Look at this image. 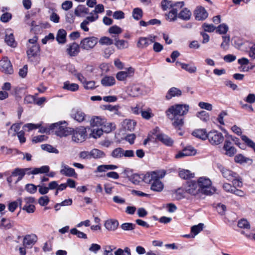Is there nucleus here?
Returning <instances> with one entry per match:
<instances>
[{
	"label": "nucleus",
	"mask_w": 255,
	"mask_h": 255,
	"mask_svg": "<svg viewBox=\"0 0 255 255\" xmlns=\"http://www.w3.org/2000/svg\"><path fill=\"white\" fill-rule=\"evenodd\" d=\"M72 6L73 3L71 1L66 0L62 3L61 7L65 10H68L72 7Z\"/></svg>",
	"instance_id": "nucleus-61"
},
{
	"label": "nucleus",
	"mask_w": 255,
	"mask_h": 255,
	"mask_svg": "<svg viewBox=\"0 0 255 255\" xmlns=\"http://www.w3.org/2000/svg\"><path fill=\"white\" fill-rule=\"evenodd\" d=\"M238 226L240 228H244L247 229L250 228V224L249 222L247 220L244 219H241L238 222Z\"/></svg>",
	"instance_id": "nucleus-55"
},
{
	"label": "nucleus",
	"mask_w": 255,
	"mask_h": 255,
	"mask_svg": "<svg viewBox=\"0 0 255 255\" xmlns=\"http://www.w3.org/2000/svg\"><path fill=\"white\" fill-rule=\"evenodd\" d=\"M30 170L31 168H30L24 169L16 168L12 172L11 176H18V179L16 181V182H17L21 180L24 175L25 174H27V173L29 172L28 171Z\"/></svg>",
	"instance_id": "nucleus-21"
},
{
	"label": "nucleus",
	"mask_w": 255,
	"mask_h": 255,
	"mask_svg": "<svg viewBox=\"0 0 255 255\" xmlns=\"http://www.w3.org/2000/svg\"><path fill=\"white\" fill-rule=\"evenodd\" d=\"M20 128V126L18 124H13L10 129L8 130V134L9 135L14 136L16 134H17V132H18V130H19Z\"/></svg>",
	"instance_id": "nucleus-41"
},
{
	"label": "nucleus",
	"mask_w": 255,
	"mask_h": 255,
	"mask_svg": "<svg viewBox=\"0 0 255 255\" xmlns=\"http://www.w3.org/2000/svg\"><path fill=\"white\" fill-rule=\"evenodd\" d=\"M85 114L80 110L74 111L71 114V117L78 122H82L85 119Z\"/></svg>",
	"instance_id": "nucleus-31"
},
{
	"label": "nucleus",
	"mask_w": 255,
	"mask_h": 255,
	"mask_svg": "<svg viewBox=\"0 0 255 255\" xmlns=\"http://www.w3.org/2000/svg\"><path fill=\"white\" fill-rule=\"evenodd\" d=\"M50 168L47 165L42 166L39 168H34L33 170L27 173V174H37L46 173L49 171Z\"/></svg>",
	"instance_id": "nucleus-28"
},
{
	"label": "nucleus",
	"mask_w": 255,
	"mask_h": 255,
	"mask_svg": "<svg viewBox=\"0 0 255 255\" xmlns=\"http://www.w3.org/2000/svg\"><path fill=\"white\" fill-rule=\"evenodd\" d=\"M115 126L112 123H108L107 122V120H106V123L104 124L101 128L104 132L106 133H109L111 132L113 129H115Z\"/></svg>",
	"instance_id": "nucleus-40"
},
{
	"label": "nucleus",
	"mask_w": 255,
	"mask_h": 255,
	"mask_svg": "<svg viewBox=\"0 0 255 255\" xmlns=\"http://www.w3.org/2000/svg\"><path fill=\"white\" fill-rule=\"evenodd\" d=\"M70 233L72 235H76L79 238L87 239V235L84 233L80 232L76 228L72 229Z\"/></svg>",
	"instance_id": "nucleus-54"
},
{
	"label": "nucleus",
	"mask_w": 255,
	"mask_h": 255,
	"mask_svg": "<svg viewBox=\"0 0 255 255\" xmlns=\"http://www.w3.org/2000/svg\"><path fill=\"white\" fill-rule=\"evenodd\" d=\"M220 169L224 177L229 180H232V179H235V178L239 177V175L237 173L224 167L221 166Z\"/></svg>",
	"instance_id": "nucleus-16"
},
{
	"label": "nucleus",
	"mask_w": 255,
	"mask_h": 255,
	"mask_svg": "<svg viewBox=\"0 0 255 255\" xmlns=\"http://www.w3.org/2000/svg\"><path fill=\"white\" fill-rule=\"evenodd\" d=\"M135 225L132 223H126L121 225V228L124 231H131L135 228Z\"/></svg>",
	"instance_id": "nucleus-57"
},
{
	"label": "nucleus",
	"mask_w": 255,
	"mask_h": 255,
	"mask_svg": "<svg viewBox=\"0 0 255 255\" xmlns=\"http://www.w3.org/2000/svg\"><path fill=\"white\" fill-rule=\"evenodd\" d=\"M191 15V11L187 8L183 7L180 10V12L178 13V18L184 20H189Z\"/></svg>",
	"instance_id": "nucleus-22"
},
{
	"label": "nucleus",
	"mask_w": 255,
	"mask_h": 255,
	"mask_svg": "<svg viewBox=\"0 0 255 255\" xmlns=\"http://www.w3.org/2000/svg\"><path fill=\"white\" fill-rule=\"evenodd\" d=\"M165 173L160 172H152L150 173L146 174L143 178V181L146 183L151 184L150 189L155 192H161L163 189L164 185L160 181Z\"/></svg>",
	"instance_id": "nucleus-1"
},
{
	"label": "nucleus",
	"mask_w": 255,
	"mask_h": 255,
	"mask_svg": "<svg viewBox=\"0 0 255 255\" xmlns=\"http://www.w3.org/2000/svg\"><path fill=\"white\" fill-rule=\"evenodd\" d=\"M210 142L213 145H218L224 140L222 133L217 130L211 131L208 134V137Z\"/></svg>",
	"instance_id": "nucleus-9"
},
{
	"label": "nucleus",
	"mask_w": 255,
	"mask_h": 255,
	"mask_svg": "<svg viewBox=\"0 0 255 255\" xmlns=\"http://www.w3.org/2000/svg\"><path fill=\"white\" fill-rule=\"evenodd\" d=\"M0 70L7 74H11L13 73L12 65L7 57H3L0 61Z\"/></svg>",
	"instance_id": "nucleus-10"
},
{
	"label": "nucleus",
	"mask_w": 255,
	"mask_h": 255,
	"mask_svg": "<svg viewBox=\"0 0 255 255\" xmlns=\"http://www.w3.org/2000/svg\"><path fill=\"white\" fill-rule=\"evenodd\" d=\"M194 15L196 20H203L208 17V14L204 7L199 6L195 10Z\"/></svg>",
	"instance_id": "nucleus-13"
},
{
	"label": "nucleus",
	"mask_w": 255,
	"mask_h": 255,
	"mask_svg": "<svg viewBox=\"0 0 255 255\" xmlns=\"http://www.w3.org/2000/svg\"><path fill=\"white\" fill-rule=\"evenodd\" d=\"M106 123V119L102 117H94L90 120V125L92 127H101Z\"/></svg>",
	"instance_id": "nucleus-24"
},
{
	"label": "nucleus",
	"mask_w": 255,
	"mask_h": 255,
	"mask_svg": "<svg viewBox=\"0 0 255 255\" xmlns=\"http://www.w3.org/2000/svg\"><path fill=\"white\" fill-rule=\"evenodd\" d=\"M47 136L44 135H41L34 136L32 138V141L34 143L40 142L46 140Z\"/></svg>",
	"instance_id": "nucleus-62"
},
{
	"label": "nucleus",
	"mask_w": 255,
	"mask_h": 255,
	"mask_svg": "<svg viewBox=\"0 0 255 255\" xmlns=\"http://www.w3.org/2000/svg\"><path fill=\"white\" fill-rule=\"evenodd\" d=\"M132 16L136 20L140 19L142 16V10L139 8H135L132 11Z\"/></svg>",
	"instance_id": "nucleus-52"
},
{
	"label": "nucleus",
	"mask_w": 255,
	"mask_h": 255,
	"mask_svg": "<svg viewBox=\"0 0 255 255\" xmlns=\"http://www.w3.org/2000/svg\"><path fill=\"white\" fill-rule=\"evenodd\" d=\"M98 42V38L94 37H88L83 39L80 43V47L85 50H90L93 49Z\"/></svg>",
	"instance_id": "nucleus-7"
},
{
	"label": "nucleus",
	"mask_w": 255,
	"mask_h": 255,
	"mask_svg": "<svg viewBox=\"0 0 255 255\" xmlns=\"http://www.w3.org/2000/svg\"><path fill=\"white\" fill-rule=\"evenodd\" d=\"M182 92L180 90L175 87H172L168 91V93L166 96V98L167 100H169L172 97L180 96Z\"/></svg>",
	"instance_id": "nucleus-30"
},
{
	"label": "nucleus",
	"mask_w": 255,
	"mask_h": 255,
	"mask_svg": "<svg viewBox=\"0 0 255 255\" xmlns=\"http://www.w3.org/2000/svg\"><path fill=\"white\" fill-rule=\"evenodd\" d=\"M134 70L132 67H129L125 71H120L116 75L117 79L119 81H124L127 78L130 77L133 75Z\"/></svg>",
	"instance_id": "nucleus-18"
},
{
	"label": "nucleus",
	"mask_w": 255,
	"mask_h": 255,
	"mask_svg": "<svg viewBox=\"0 0 255 255\" xmlns=\"http://www.w3.org/2000/svg\"><path fill=\"white\" fill-rule=\"evenodd\" d=\"M140 113L142 117L146 120H149L154 116L152 110L150 108H148L145 110H141Z\"/></svg>",
	"instance_id": "nucleus-44"
},
{
	"label": "nucleus",
	"mask_w": 255,
	"mask_h": 255,
	"mask_svg": "<svg viewBox=\"0 0 255 255\" xmlns=\"http://www.w3.org/2000/svg\"><path fill=\"white\" fill-rule=\"evenodd\" d=\"M156 138L167 146H171L173 143V140L164 134H158L156 135Z\"/></svg>",
	"instance_id": "nucleus-27"
},
{
	"label": "nucleus",
	"mask_w": 255,
	"mask_h": 255,
	"mask_svg": "<svg viewBox=\"0 0 255 255\" xmlns=\"http://www.w3.org/2000/svg\"><path fill=\"white\" fill-rule=\"evenodd\" d=\"M91 158L95 159H99L103 158L105 156V153L102 150L97 148L93 149L90 151Z\"/></svg>",
	"instance_id": "nucleus-38"
},
{
	"label": "nucleus",
	"mask_w": 255,
	"mask_h": 255,
	"mask_svg": "<svg viewBox=\"0 0 255 255\" xmlns=\"http://www.w3.org/2000/svg\"><path fill=\"white\" fill-rule=\"evenodd\" d=\"M115 255H131L130 250L128 247H126L124 250L118 249L115 252Z\"/></svg>",
	"instance_id": "nucleus-50"
},
{
	"label": "nucleus",
	"mask_w": 255,
	"mask_h": 255,
	"mask_svg": "<svg viewBox=\"0 0 255 255\" xmlns=\"http://www.w3.org/2000/svg\"><path fill=\"white\" fill-rule=\"evenodd\" d=\"M72 134L73 141L76 143L82 142L85 140L87 136L86 128L81 127L76 128L75 130L72 129Z\"/></svg>",
	"instance_id": "nucleus-5"
},
{
	"label": "nucleus",
	"mask_w": 255,
	"mask_h": 255,
	"mask_svg": "<svg viewBox=\"0 0 255 255\" xmlns=\"http://www.w3.org/2000/svg\"><path fill=\"white\" fill-rule=\"evenodd\" d=\"M128 93L130 96L135 97L141 94V90L138 86L133 85L128 89Z\"/></svg>",
	"instance_id": "nucleus-29"
},
{
	"label": "nucleus",
	"mask_w": 255,
	"mask_h": 255,
	"mask_svg": "<svg viewBox=\"0 0 255 255\" xmlns=\"http://www.w3.org/2000/svg\"><path fill=\"white\" fill-rule=\"evenodd\" d=\"M41 148L43 150H46L50 153H54L56 154H58L59 153V151L57 149L55 148L50 144H42L41 145Z\"/></svg>",
	"instance_id": "nucleus-45"
},
{
	"label": "nucleus",
	"mask_w": 255,
	"mask_h": 255,
	"mask_svg": "<svg viewBox=\"0 0 255 255\" xmlns=\"http://www.w3.org/2000/svg\"><path fill=\"white\" fill-rule=\"evenodd\" d=\"M200 188L201 192L206 195H210L215 192V189L211 187L212 182L210 179L201 177L197 183Z\"/></svg>",
	"instance_id": "nucleus-4"
},
{
	"label": "nucleus",
	"mask_w": 255,
	"mask_h": 255,
	"mask_svg": "<svg viewBox=\"0 0 255 255\" xmlns=\"http://www.w3.org/2000/svg\"><path fill=\"white\" fill-rule=\"evenodd\" d=\"M60 125L61 124L54 123L51 126V128H56L55 133L57 136L63 137L72 134V129L71 128Z\"/></svg>",
	"instance_id": "nucleus-8"
},
{
	"label": "nucleus",
	"mask_w": 255,
	"mask_h": 255,
	"mask_svg": "<svg viewBox=\"0 0 255 255\" xmlns=\"http://www.w3.org/2000/svg\"><path fill=\"white\" fill-rule=\"evenodd\" d=\"M102 45H111L113 44V40L107 36L102 37L99 41Z\"/></svg>",
	"instance_id": "nucleus-47"
},
{
	"label": "nucleus",
	"mask_w": 255,
	"mask_h": 255,
	"mask_svg": "<svg viewBox=\"0 0 255 255\" xmlns=\"http://www.w3.org/2000/svg\"><path fill=\"white\" fill-rule=\"evenodd\" d=\"M174 4L171 1L168 0H163L161 2V6L163 10H167L170 8L172 9Z\"/></svg>",
	"instance_id": "nucleus-48"
},
{
	"label": "nucleus",
	"mask_w": 255,
	"mask_h": 255,
	"mask_svg": "<svg viewBox=\"0 0 255 255\" xmlns=\"http://www.w3.org/2000/svg\"><path fill=\"white\" fill-rule=\"evenodd\" d=\"M49 202V199L48 196H44L39 198L38 200L39 204L42 206L47 205Z\"/></svg>",
	"instance_id": "nucleus-63"
},
{
	"label": "nucleus",
	"mask_w": 255,
	"mask_h": 255,
	"mask_svg": "<svg viewBox=\"0 0 255 255\" xmlns=\"http://www.w3.org/2000/svg\"><path fill=\"white\" fill-rule=\"evenodd\" d=\"M62 88L64 90L75 92L78 90L79 86L77 84L71 83L69 81H67L63 83Z\"/></svg>",
	"instance_id": "nucleus-33"
},
{
	"label": "nucleus",
	"mask_w": 255,
	"mask_h": 255,
	"mask_svg": "<svg viewBox=\"0 0 255 255\" xmlns=\"http://www.w3.org/2000/svg\"><path fill=\"white\" fill-rule=\"evenodd\" d=\"M28 67L27 65H25L22 68H20L19 70L18 74L19 76L23 78L26 77L27 74Z\"/></svg>",
	"instance_id": "nucleus-64"
},
{
	"label": "nucleus",
	"mask_w": 255,
	"mask_h": 255,
	"mask_svg": "<svg viewBox=\"0 0 255 255\" xmlns=\"http://www.w3.org/2000/svg\"><path fill=\"white\" fill-rule=\"evenodd\" d=\"M189 109V106L187 104H175L169 107L166 112L168 118L174 120L177 117H181L186 115Z\"/></svg>",
	"instance_id": "nucleus-2"
},
{
	"label": "nucleus",
	"mask_w": 255,
	"mask_h": 255,
	"mask_svg": "<svg viewBox=\"0 0 255 255\" xmlns=\"http://www.w3.org/2000/svg\"><path fill=\"white\" fill-rule=\"evenodd\" d=\"M104 226L109 231H115L119 226V222L115 219H109L105 221Z\"/></svg>",
	"instance_id": "nucleus-20"
},
{
	"label": "nucleus",
	"mask_w": 255,
	"mask_h": 255,
	"mask_svg": "<svg viewBox=\"0 0 255 255\" xmlns=\"http://www.w3.org/2000/svg\"><path fill=\"white\" fill-rule=\"evenodd\" d=\"M104 11V6L102 4H98L96 6L95 9L90 12V15L86 17L81 23L80 27L84 31H88L89 28L87 25L89 22H92L96 21L99 18L98 13H102Z\"/></svg>",
	"instance_id": "nucleus-3"
},
{
	"label": "nucleus",
	"mask_w": 255,
	"mask_h": 255,
	"mask_svg": "<svg viewBox=\"0 0 255 255\" xmlns=\"http://www.w3.org/2000/svg\"><path fill=\"white\" fill-rule=\"evenodd\" d=\"M89 12L88 8L83 5H79L74 10L75 15L78 17L84 16Z\"/></svg>",
	"instance_id": "nucleus-25"
},
{
	"label": "nucleus",
	"mask_w": 255,
	"mask_h": 255,
	"mask_svg": "<svg viewBox=\"0 0 255 255\" xmlns=\"http://www.w3.org/2000/svg\"><path fill=\"white\" fill-rule=\"evenodd\" d=\"M186 156L195 155L196 154V149L190 146L185 147L183 149Z\"/></svg>",
	"instance_id": "nucleus-51"
},
{
	"label": "nucleus",
	"mask_w": 255,
	"mask_h": 255,
	"mask_svg": "<svg viewBox=\"0 0 255 255\" xmlns=\"http://www.w3.org/2000/svg\"><path fill=\"white\" fill-rule=\"evenodd\" d=\"M37 240L38 238L35 234H28L23 237V245L24 246H32L37 242Z\"/></svg>",
	"instance_id": "nucleus-15"
},
{
	"label": "nucleus",
	"mask_w": 255,
	"mask_h": 255,
	"mask_svg": "<svg viewBox=\"0 0 255 255\" xmlns=\"http://www.w3.org/2000/svg\"><path fill=\"white\" fill-rule=\"evenodd\" d=\"M18 203L21 204V200L19 199L17 200V201H14L9 204L8 205V210L9 211L13 212L17 207Z\"/></svg>",
	"instance_id": "nucleus-58"
},
{
	"label": "nucleus",
	"mask_w": 255,
	"mask_h": 255,
	"mask_svg": "<svg viewBox=\"0 0 255 255\" xmlns=\"http://www.w3.org/2000/svg\"><path fill=\"white\" fill-rule=\"evenodd\" d=\"M108 31L110 34H120L122 32L123 30L120 27L114 25L110 27Z\"/></svg>",
	"instance_id": "nucleus-56"
},
{
	"label": "nucleus",
	"mask_w": 255,
	"mask_h": 255,
	"mask_svg": "<svg viewBox=\"0 0 255 255\" xmlns=\"http://www.w3.org/2000/svg\"><path fill=\"white\" fill-rule=\"evenodd\" d=\"M181 67L190 74L195 73L197 71V67L194 64L183 63L181 64Z\"/></svg>",
	"instance_id": "nucleus-39"
},
{
	"label": "nucleus",
	"mask_w": 255,
	"mask_h": 255,
	"mask_svg": "<svg viewBox=\"0 0 255 255\" xmlns=\"http://www.w3.org/2000/svg\"><path fill=\"white\" fill-rule=\"evenodd\" d=\"M5 41L7 45L11 47H14L16 46V42H15L14 36L12 33L9 35L6 34L5 35Z\"/></svg>",
	"instance_id": "nucleus-46"
},
{
	"label": "nucleus",
	"mask_w": 255,
	"mask_h": 255,
	"mask_svg": "<svg viewBox=\"0 0 255 255\" xmlns=\"http://www.w3.org/2000/svg\"><path fill=\"white\" fill-rule=\"evenodd\" d=\"M115 83V79L113 76H105L101 80V83L104 86H112Z\"/></svg>",
	"instance_id": "nucleus-34"
},
{
	"label": "nucleus",
	"mask_w": 255,
	"mask_h": 255,
	"mask_svg": "<svg viewBox=\"0 0 255 255\" xmlns=\"http://www.w3.org/2000/svg\"><path fill=\"white\" fill-rule=\"evenodd\" d=\"M40 47L38 45L34 44L28 46L27 55L29 59L35 57L39 55Z\"/></svg>",
	"instance_id": "nucleus-19"
},
{
	"label": "nucleus",
	"mask_w": 255,
	"mask_h": 255,
	"mask_svg": "<svg viewBox=\"0 0 255 255\" xmlns=\"http://www.w3.org/2000/svg\"><path fill=\"white\" fill-rule=\"evenodd\" d=\"M228 29L229 28L227 25L222 24L218 26L217 31L220 34H225L228 31Z\"/></svg>",
	"instance_id": "nucleus-59"
},
{
	"label": "nucleus",
	"mask_w": 255,
	"mask_h": 255,
	"mask_svg": "<svg viewBox=\"0 0 255 255\" xmlns=\"http://www.w3.org/2000/svg\"><path fill=\"white\" fill-rule=\"evenodd\" d=\"M194 173L189 170L182 169L179 171V176L183 179H189L194 177Z\"/></svg>",
	"instance_id": "nucleus-32"
},
{
	"label": "nucleus",
	"mask_w": 255,
	"mask_h": 255,
	"mask_svg": "<svg viewBox=\"0 0 255 255\" xmlns=\"http://www.w3.org/2000/svg\"><path fill=\"white\" fill-rule=\"evenodd\" d=\"M185 190L192 195H195L201 191L200 188L199 187L197 183L193 181L187 182Z\"/></svg>",
	"instance_id": "nucleus-11"
},
{
	"label": "nucleus",
	"mask_w": 255,
	"mask_h": 255,
	"mask_svg": "<svg viewBox=\"0 0 255 255\" xmlns=\"http://www.w3.org/2000/svg\"><path fill=\"white\" fill-rule=\"evenodd\" d=\"M197 116L203 121H207L209 119V115L205 111L198 113Z\"/></svg>",
	"instance_id": "nucleus-60"
},
{
	"label": "nucleus",
	"mask_w": 255,
	"mask_h": 255,
	"mask_svg": "<svg viewBox=\"0 0 255 255\" xmlns=\"http://www.w3.org/2000/svg\"><path fill=\"white\" fill-rule=\"evenodd\" d=\"M80 45L75 42L67 45L66 52L71 57L76 56L80 52Z\"/></svg>",
	"instance_id": "nucleus-12"
},
{
	"label": "nucleus",
	"mask_w": 255,
	"mask_h": 255,
	"mask_svg": "<svg viewBox=\"0 0 255 255\" xmlns=\"http://www.w3.org/2000/svg\"><path fill=\"white\" fill-rule=\"evenodd\" d=\"M234 160L237 163H247L248 161L249 160V158L245 157L241 154H239L235 156L234 157Z\"/></svg>",
	"instance_id": "nucleus-53"
},
{
	"label": "nucleus",
	"mask_w": 255,
	"mask_h": 255,
	"mask_svg": "<svg viewBox=\"0 0 255 255\" xmlns=\"http://www.w3.org/2000/svg\"><path fill=\"white\" fill-rule=\"evenodd\" d=\"M103 130L101 128H95L91 131L90 136L94 138H97L100 137L103 134Z\"/></svg>",
	"instance_id": "nucleus-49"
},
{
	"label": "nucleus",
	"mask_w": 255,
	"mask_h": 255,
	"mask_svg": "<svg viewBox=\"0 0 255 255\" xmlns=\"http://www.w3.org/2000/svg\"><path fill=\"white\" fill-rule=\"evenodd\" d=\"M115 45L116 47L120 50L127 48L128 47V42L123 39H117L115 38Z\"/></svg>",
	"instance_id": "nucleus-35"
},
{
	"label": "nucleus",
	"mask_w": 255,
	"mask_h": 255,
	"mask_svg": "<svg viewBox=\"0 0 255 255\" xmlns=\"http://www.w3.org/2000/svg\"><path fill=\"white\" fill-rule=\"evenodd\" d=\"M136 122L129 119H126L122 123V127L125 130L131 131L134 130Z\"/></svg>",
	"instance_id": "nucleus-23"
},
{
	"label": "nucleus",
	"mask_w": 255,
	"mask_h": 255,
	"mask_svg": "<svg viewBox=\"0 0 255 255\" xmlns=\"http://www.w3.org/2000/svg\"><path fill=\"white\" fill-rule=\"evenodd\" d=\"M61 169L60 170L61 174L67 177H75L77 174L74 169L69 167L64 163H61Z\"/></svg>",
	"instance_id": "nucleus-14"
},
{
	"label": "nucleus",
	"mask_w": 255,
	"mask_h": 255,
	"mask_svg": "<svg viewBox=\"0 0 255 255\" xmlns=\"http://www.w3.org/2000/svg\"><path fill=\"white\" fill-rule=\"evenodd\" d=\"M204 224L200 223L197 225H194L191 227V233L194 234V236L192 237H195L197 234H198L203 229Z\"/></svg>",
	"instance_id": "nucleus-43"
},
{
	"label": "nucleus",
	"mask_w": 255,
	"mask_h": 255,
	"mask_svg": "<svg viewBox=\"0 0 255 255\" xmlns=\"http://www.w3.org/2000/svg\"><path fill=\"white\" fill-rule=\"evenodd\" d=\"M149 45V40L147 37H141L137 42V47L140 49L145 48Z\"/></svg>",
	"instance_id": "nucleus-36"
},
{
	"label": "nucleus",
	"mask_w": 255,
	"mask_h": 255,
	"mask_svg": "<svg viewBox=\"0 0 255 255\" xmlns=\"http://www.w3.org/2000/svg\"><path fill=\"white\" fill-rule=\"evenodd\" d=\"M185 5L184 1L177 2L174 3L173 8L171 9L168 13L165 15L166 19L169 21H175L177 20L178 16V12Z\"/></svg>",
	"instance_id": "nucleus-6"
},
{
	"label": "nucleus",
	"mask_w": 255,
	"mask_h": 255,
	"mask_svg": "<svg viewBox=\"0 0 255 255\" xmlns=\"http://www.w3.org/2000/svg\"><path fill=\"white\" fill-rule=\"evenodd\" d=\"M123 149L118 147L113 150L111 155L114 158H120L123 156Z\"/></svg>",
	"instance_id": "nucleus-42"
},
{
	"label": "nucleus",
	"mask_w": 255,
	"mask_h": 255,
	"mask_svg": "<svg viewBox=\"0 0 255 255\" xmlns=\"http://www.w3.org/2000/svg\"><path fill=\"white\" fill-rule=\"evenodd\" d=\"M66 32L64 29H60L58 30L56 40L59 43H64L66 42Z\"/></svg>",
	"instance_id": "nucleus-37"
},
{
	"label": "nucleus",
	"mask_w": 255,
	"mask_h": 255,
	"mask_svg": "<svg viewBox=\"0 0 255 255\" xmlns=\"http://www.w3.org/2000/svg\"><path fill=\"white\" fill-rule=\"evenodd\" d=\"M208 134L205 129H196L192 132L193 136L202 140H205L207 138Z\"/></svg>",
	"instance_id": "nucleus-26"
},
{
	"label": "nucleus",
	"mask_w": 255,
	"mask_h": 255,
	"mask_svg": "<svg viewBox=\"0 0 255 255\" xmlns=\"http://www.w3.org/2000/svg\"><path fill=\"white\" fill-rule=\"evenodd\" d=\"M223 148L225 151V154L229 156H233L237 152L236 149L233 146L232 142L228 139L225 140Z\"/></svg>",
	"instance_id": "nucleus-17"
}]
</instances>
